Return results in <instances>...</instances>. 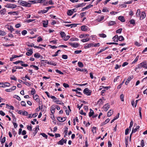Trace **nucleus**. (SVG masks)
<instances>
[{"label":"nucleus","instance_id":"37","mask_svg":"<svg viewBox=\"0 0 147 147\" xmlns=\"http://www.w3.org/2000/svg\"><path fill=\"white\" fill-rule=\"evenodd\" d=\"M72 90L73 91L76 92V94L78 95H82V93L78 91L77 90L73 89Z\"/></svg>","mask_w":147,"mask_h":147},{"label":"nucleus","instance_id":"45","mask_svg":"<svg viewBox=\"0 0 147 147\" xmlns=\"http://www.w3.org/2000/svg\"><path fill=\"white\" fill-rule=\"evenodd\" d=\"M133 78V76H130L128 78L127 81L129 82Z\"/></svg>","mask_w":147,"mask_h":147},{"label":"nucleus","instance_id":"17","mask_svg":"<svg viewBox=\"0 0 147 147\" xmlns=\"http://www.w3.org/2000/svg\"><path fill=\"white\" fill-rule=\"evenodd\" d=\"M115 24V22L113 21H109L108 22V24L109 26H113Z\"/></svg>","mask_w":147,"mask_h":147},{"label":"nucleus","instance_id":"56","mask_svg":"<svg viewBox=\"0 0 147 147\" xmlns=\"http://www.w3.org/2000/svg\"><path fill=\"white\" fill-rule=\"evenodd\" d=\"M104 16H102L100 19L98 18V22H100L104 18Z\"/></svg>","mask_w":147,"mask_h":147},{"label":"nucleus","instance_id":"43","mask_svg":"<svg viewBox=\"0 0 147 147\" xmlns=\"http://www.w3.org/2000/svg\"><path fill=\"white\" fill-rule=\"evenodd\" d=\"M129 22L131 24H133L134 25L135 24V21L134 19H131L129 21Z\"/></svg>","mask_w":147,"mask_h":147},{"label":"nucleus","instance_id":"12","mask_svg":"<svg viewBox=\"0 0 147 147\" xmlns=\"http://www.w3.org/2000/svg\"><path fill=\"white\" fill-rule=\"evenodd\" d=\"M43 26L44 27H47L48 24V22L47 20L43 21L42 22Z\"/></svg>","mask_w":147,"mask_h":147},{"label":"nucleus","instance_id":"29","mask_svg":"<svg viewBox=\"0 0 147 147\" xmlns=\"http://www.w3.org/2000/svg\"><path fill=\"white\" fill-rule=\"evenodd\" d=\"M85 5V4L83 3H82L79 4L78 5H76L75 6L76 8H78L84 6Z\"/></svg>","mask_w":147,"mask_h":147},{"label":"nucleus","instance_id":"33","mask_svg":"<svg viewBox=\"0 0 147 147\" xmlns=\"http://www.w3.org/2000/svg\"><path fill=\"white\" fill-rule=\"evenodd\" d=\"M90 40V38H86V39H84L81 40V41L82 42H88Z\"/></svg>","mask_w":147,"mask_h":147},{"label":"nucleus","instance_id":"22","mask_svg":"<svg viewBox=\"0 0 147 147\" xmlns=\"http://www.w3.org/2000/svg\"><path fill=\"white\" fill-rule=\"evenodd\" d=\"M34 56L36 58H38L41 57L42 56L39 53H36L34 54Z\"/></svg>","mask_w":147,"mask_h":147},{"label":"nucleus","instance_id":"30","mask_svg":"<svg viewBox=\"0 0 147 147\" xmlns=\"http://www.w3.org/2000/svg\"><path fill=\"white\" fill-rule=\"evenodd\" d=\"M8 29L11 31V32L12 33L14 30L12 26H10L7 28Z\"/></svg>","mask_w":147,"mask_h":147},{"label":"nucleus","instance_id":"18","mask_svg":"<svg viewBox=\"0 0 147 147\" xmlns=\"http://www.w3.org/2000/svg\"><path fill=\"white\" fill-rule=\"evenodd\" d=\"M47 64L49 65L56 66L57 65V63L53 61H48L47 62Z\"/></svg>","mask_w":147,"mask_h":147},{"label":"nucleus","instance_id":"16","mask_svg":"<svg viewBox=\"0 0 147 147\" xmlns=\"http://www.w3.org/2000/svg\"><path fill=\"white\" fill-rule=\"evenodd\" d=\"M118 19L121 22H124L125 21V18L123 16H119Z\"/></svg>","mask_w":147,"mask_h":147},{"label":"nucleus","instance_id":"6","mask_svg":"<svg viewBox=\"0 0 147 147\" xmlns=\"http://www.w3.org/2000/svg\"><path fill=\"white\" fill-rule=\"evenodd\" d=\"M110 107V105L108 103L105 104L103 107V109L104 111H107Z\"/></svg>","mask_w":147,"mask_h":147},{"label":"nucleus","instance_id":"9","mask_svg":"<svg viewBox=\"0 0 147 147\" xmlns=\"http://www.w3.org/2000/svg\"><path fill=\"white\" fill-rule=\"evenodd\" d=\"M69 44L72 47L74 48L78 47L79 46V44L77 43H71L70 42Z\"/></svg>","mask_w":147,"mask_h":147},{"label":"nucleus","instance_id":"53","mask_svg":"<svg viewBox=\"0 0 147 147\" xmlns=\"http://www.w3.org/2000/svg\"><path fill=\"white\" fill-rule=\"evenodd\" d=\"M122 29V28H120L117 30L116 32L117 33H121V32Z\"/></svg>","mask_w":147,"mask_h":147},{"label":"nucleus","instance_id":"32","mask_svg":"<svg viewBox=\"0 0 147 147\" xmlns=\"http://www.w3.org/2000/svg\"><path fill=\"white\" fill-rule=\"evenodd\" d=\"M10 85V84L8 82H5L3 83V88L5 87H9Z\"/></svg>","mask_w":147,"mask_h":147},{"label":"nucleus","instance_id":"59","mask_svg":"<svg viewBox=\"0 0 147 147\" xmlns=\"http://www.w3.org/2000/svg\"><path fill=\"white\" fill-rule=\"evenodd\" d=\"M94 112L93 111H90L89 113V117H91L94 114Z\"/></svg>","mask_w":147,"mask_h":147},{"label":"nucleus","instance_id":"34","mask_svg":"<svg viewBox=\"0 0 147 147\" xmlns=\"http://www.w3.org/2000/svg\"><path fill=\"white\" fill-rule=\"evenodd\" d=\"M125 80H124L119 85H118L117 86V89H119L121 88V87L122 86V85H123V84L124 83V82Z\"/></svg>","mask_w":147,"mask_h":147},{"label":"nucleus","instance_id":"64","mask_svg":"<svg viewBox=\"0 0 147 147\" xmlns=\"http://www.w3.org/2000/svg\"><path fill=\"white\" fill-rule=\"evenodd\" d=\"M10 79L12 80H13L15 81H16V78L14 76H12L10 78Z\"/></svg>","mask_w":147,"mask_h":147},{"label":"nucleus","instance_id":"15","mask_svg":"<svg viewBox=\"0 0 147 147\" xmlns=\"http://www.w3.org/2000/svg\"><path fill=\"white\" fill-rule=\"evenodd\" d=\"M88 27L86 26H82L81 27V29L82 31H87L88 30Z\"/></svg>","mask_w":147,"mask_h":147},{"label":"nucleus","instance_id":"19","mask_svg":"<svg viewBox=\"0 0 147 147\" xmlns=\"http://www.w3.org/2000/svg\"><path fill=\"white\" fill-rule=\"evenodd\" d=\"M10 15H18V12L17 11H10L8 13Z\"/></svg>","mask_w":147,"mask_h":147},{"label":"nucleus","instance_id":"63","mask_svg":"<svg viewBox=\"0 0 147 147\" xmlns=\"http://www.w3.org/2000/svg\"><path fill=\"white\" fill-rule=\"evenodd\" d=\"M21 105L23 106H25L26 105V103L24 101H22L21 102Z\"/></svg>","mask_w":147,"mask_h":147},{"label":"nucleus","instance_id":"27","mask_svg":"<svg viewBox=\"0 0 147 147\" xmlns=\"http://www.w3.org/2000/svg\"><path fill=\"white\" fill-rule=\"evenodd\" d=\"M113 114V111L111 110H110L108 112L107 116L108 117L111 116Z\"/></svg>","mask_w":147,"mask_h":147},{"label":"nucleus","instance_id":"44","mask_svg":"<svg viewBox=\"0 0 147 147\" xmlns=\"http://www.w3.org/2000/svg\"><path fill=\"white\" fill-rule=\"evenodd\" d=\"M142 109L141 107H140L139 109V115L140 117V118L141 119L142 118V113L141 112V111L142 110Z\"/></svg>","mask_w":147,"mask_h":147},{"label":"nucleus","instance_id":"36","mask_svg":"<svg viewBox=\"0 0 147 147\" xmlns=\"http://www.w3.org/2000/svg\"><path fill=\"white\" fill-rule=\"evenodd\" d=\"M6 34L4 31L0 30V35L1 36H5Z\"/></svg>","mask_w":147,"mask_h":147},{"label":"nucleus","instance_id":"55","mask_svg":"<svg viewBox=\"0 0 147 147\" xmlns=\"http://www.w3.org/2000/svg\"><path fill=\"white\" fill-rule=\"evenodd\" d=\"M36 93V91L34 89L32 88V90L31 91V93L33 95L34 94H35Z\"/></svg>","mask_w":147,"mask_h":147},{"label":"nucleus","instance_id":"10","mask_svg":"<svg viewBox=\"0 0 147 147\" xmlns=\"http://www.w3.org/2000/svg\"><path fill=\"white\" fill-rule=\"evenodd\" d=\"M55 100L53 99V101L57 104L62 105L63 106L64 105V103L63 102H62L61 101L59 100Z\"/></svg>","mask_w":147,"mask_h":147},{"label":"nucleus","instance_id":"4","mask_svg":"<svg viewBox=\"0 0 147 147\" xmlns=\"http://www.w3.org/2000/svg\"><path fill=\"white\" fill-rule=\"evenodd\" d=\"M67 141V140L66 139L64 140L63 138L57 142V144L59 145H63L64 143L66 144Z\"/></svg>","mask_w":147,"mask_h":147},{"label":"nucleus","instance_id":"47","mask_svg":"<svg viewBox=\"0 0 147 147\" xmlns=\"http://www.w3.org/2000/svg\"><path fill=\"white\" fill-rule=\"evenodd\" d=\"M99 36L102 38H105L107 37L106 35L104 34H99Z\"/></svg>","mask_w":147,"mask_h":147},{"label":"nucleus","instance_id":"40","mask_svg":"<svg viewBox=\"0 0 147 147\" xmlns=\"http://www.w3.org/2000/svg\"><path fill=\"white\" fill-rule=\"evenodd\" d=\"M70 38V36L67 35L65 37L63 38V39L64 40L67 41L68 40L69 38Z\"/></svg>","mask_w":147,"mask_h":147},{"label":"nucleus","instance_id":"8","mask_svg":"<svg viewBox=\"0 0 147 147\" xmlns=\"http://www.w3.org/2000/svg\"><path fill=\"white\" fill-rule=\"evenodd\" d=\"M45 93L47 95L48 97L50 98H51L54 99V100H57L58 99H57L54 96H50L49 94V92H48L45 91Z\"/></svg>","mask_w":147,"mask_h":147},{"label":"nucleus","instance_id":"51","mask_svg":"<svg viewBox=\"0 0 147 147\" xmlns=\"http://www.w3.org/2000/svg\"><path fill=\"white\" fill-rule=\"evenodd\" d=\"M140 11L139 9H138L137 10V11L136 13V15L137 16L139 17L140 16Z\"/></svg>","mask_w":147,"mask_h":147},{"label":"nucleus","instance_id":"61","mask_svg":"<svg viewBox=\"0 0 147 147\" xmlns=\"http://www.w3.org/2000/svg\"><path fill=\"white\" fill-rule=\"evenodd\" d=\"M42 39L40 36H39L37 38V41L38 42H40L42 41Z\"/></svg>","mask_w":147,"mask_h":147},{"label":"nucleus","instance_id":"57","mask_svg":"<svg viewBox=\"0 0 147 147\" xmlns=\"http://www.w3.org/2000/svg\"><path fill=\"white\" fill-rule=\"evenodd\" d=\"M5 141V137H4L2 139L1 141V144H3Z\"/></svg>","mask_w":147,"mask_h":147},{"label":"nucleus","instance_id":"23","mask_svg":"<svg viewBox=\"0 0 147 147\" xmlns=\"http://www.w3.org/2000/svg\"><path fill=\"white\" fill-rule=\"evenodd\" d=\"M30 2H27L26 1L25 2H24L25 4H24V6L26 7H30L31 6V3H30Z\"/></svg>","mask_w":147,"mask_h":147},{"label":"nucleus","instance_id":"54","mask_svg":"<svg viewBox=\"0 0 147 147\" xmlns=\"http://www.w3.org/2000/svg\"><path fill=\"white\" fill-rule=\"evenodd\" d=\"M27 33V32L26 30H24L22 32V34L23 35H25Z\"/></svg>","mask_w":147,"mask_h":147},{"label":"nucleus","instance_id":"39","mask_svg":"<svg viewBox=\"0 0 147 147\" xmlns=\"http://www.w3.org/2000/svg\"><path fill=\"white\" fill-rule=\"evenodd\" d=\"M35 19H28V20H25V22H27V23H30V22H32L34 20H35Z\"/></svg>","mask_w":147,"mask_h":147},{"label":"nucleus","instance_id":"3","mask_svg":"<svg viewBox=\"0 0 147 147\" xmlns=\"http://www.w3.org/2000/svg\"><path fill=\"white\" fill-rule=\"evenodd\" d=\"M5 7L8 8L13 9L16 8L17 7V5L14 4H8L5 5Z\"/></svg>","mask_w":147,"mask_h":147},{"label":"nucleus","instance_id":"60","mask_svg":"<svg viewBox=\"0 0 147 147\" xmlns=\"http://www.w3.org/2000/svg\"><path fill=\"white\" fill-rule=\"evenodd\" d=\"M120 99L121 100V101H124V95L123 94H121L120 95Z\"/></svg>","mask_w":147,"mask_h":147},{"label":"nucleus","instance_id":"28","mask_svg":"<svg viewBox=\"0 0 147 147\" xmlns=\"http://www.w3.org/2000/svg\"><path fill=\"white\" fill-rule=\"evenodd\" d=\"M67 14L68 16H71L73 14V11L72 10L70 9L67 12Z\"/></svg>","mask_w":147,"mask_h":147},{"label":"nucleus","instance_id":"1","mask_svg":"<svg viewBox=\"0 0 147 147\" xmlns=\"http://www.w3.org/2000/svg\"><path fill=\"white\" fill-rule=\"evenodd\" d=\"M146 65L147 62L146 61L142 62L138 65V67L136 68L135 71H136L138 69H141L142 67L146 69Z\"/></svg>","mask_w":147,"mask_h":147},{"label":"nucleus","instance_id":"25","mask_svg":"<svg viewBox=\"0 0 147 147\" xmlns=\"http://www.w3.org/2000/svg\"><path fill=\"white\" fill-rule=\"evenodd\" d=\"M6 12V10L5 8L0 10V13L1 15H4Z\"/></svg>","mask_w":147,"mask_h":147},{"label":"nucleus","instance_id":"13","mask_svg":"<svg viewBox=\"0 0 147 147\" xmlns=\"http://www.w3.org/2000/svg\"><path fill=\"white\" fill-rule=\"evenodd\" d=\"M33 98L36 102H39L40 101V99L38 98V96L37 95H33Z\"/></svg>","mask_w":147,"mask_h":147},{"label":"nucleus","instance_id":"21","mask_svg":"<svg viewBox=\"0 0 147 147\" xmlns=\"http://www.w3.org/2000/svg\"><path fill=\"white\" fill-rule=\"evenodd\" d=\"M139 128L140 126H137L135 129H134V128H133L132 131V133H135Z\"/></svg>","mask_w":147,"mask_h":147},{"label":"nucleus","instance_id":"35","mask_svg":"<svg viewBox=\"0 0 147 147\" xmlns=\"http://www.w3.org/2000/svg\"><path fill=\"white\" fill-rule=\"evenodd\" d=\"M78 66L80 67H82L84 66V65L82 62L79 61L78 62Z\"/></svg>","mask_w":147,"mask_h":147},{"label":"nucleus","instance_id":"11","mask_svg":"<svg viewBox=\"0 0 147 147\" xmlns=\"http://www.w3.org/2000/svg\"><path fill=\"white\" fill-rule=\"evenodd\" d=\"M146 15L145 12L143 11L142 12L141 15L140 16V19L141 20H143L146 17Z\"/></svg>","mask_w":147,"mask_h":147},{"label":"nucleus","instance_id":"62","mask_svg":"<svg viewBox=\"0 0 147 147\" xmlns=\"http://www.w3.org/2000/svg\"><path fill=\"white\" fill-rule=\"evenodd\" d=\"M55 71L57 73H59L60 74H63V73L61 71H60L58 69L55 70Z\"/></svg>","mask_w":147,"mask_h":147},{"label":"nucleus","instance_id":"38","mask_svg":"<svg viewBox=\"0 0 147 147\" xmlns=\"http://www.w3.org/2000/svg\"><path fill=\"white\" fill-rule=\"evenodd\" d=\"M60 34L62 38H63L65 36V33L63 32H61Z\"/></svg>","mask_w":147,"mask_h":147},{"label":"nucleus","instance_id":"2","mask_svg":"<svg viewBox=\"0 0 147 147\" xmlns=\"http://www.w3.org/2000/svg\"><path fill=\"white\" fill-rule=\"evenodd\" d=\"M83 92L84 94H86L87 96H89L90 95L92 92V91L89 89L88 88H86L84 89L83 90Z\"/></svg>","mask_w":147,"mask_h":147},{"label":"nucleus","instance_id":"14","mask_svg":"<svg viewBox=\"0 0 147 147\" xmlns=\"http://www.w3.org/2000/svg\"><path fill=\"white\" fill-rule=\"evenodd\" d=\"M94 44L92 43H90L88 44L87 45H85L84 47L85 49H88L92 47L93 46Z\"/></svg>","mask_w":147,"mask_h":147},{"label":"nucleus","instance_id":"50","mask_svg":"<svg viewBox=\"0 0 147 147\" xmlns=\"http://www.w3.org/2000/svg\"><path fill=\"white\" fill-rule=\"evenodd\" d=\"M103 103V102L102 99H100L97 102V104H99L100 105L102 104Z\"/></svg>","mask_w":147,"mask_h":147},{"label":"nucleus","instance_id":"31","mask_svg":"<svg viewBox=\"0 0 147 147\" xmlns=\"http://www.w3.org/2000/svg\"><path fill=\"white\" fill-rule=\"evenodd\" d=\"M118 40L119 41H122L124 40V38L122 36H120L119 37L118 36Z\"/></svg>","mask_w":147,"mask_h":147},{"label":"nucleus","instance_id":"26","mask_svg":"<svg viewBox=\"0 0 147 147\" xmlns=\"http://www.w3.org/2000/svg\"><path fill=\"white\" fill-rule=\"evenodd\" d=\"M76 69L77 70L82 71V72H86V73H87L88 71L86 69H82L79 68H76Z\"/></svg>","mask_w":147,"mask_h":147},{"label":"nucleus","instance_id":"52","mask_svg":"<svg viewBox=\"0 0 147 147\" xmlns=\"http://www.w3.org/2000/svg\"><path fill=\"white\" fill-rule=\"evenodd\" d=\"M54 7L53 6H49L45 8L46 9V11H47V12L49 10L51 9V8H53Z\"/></svg>","mask_w":147,"mask_h":147},{"label":"nucleus","instance_id":"7","mask_svg":"<svg viewBox=\"0 0 147 147\" xmlns=\"http://www.w3.org/2000/svg\"><path fill=\"white\" fill-rule=\"evenodd\" d=\"M67 117H58L57 118V120L60 122H63L66 120Z\"/></svg>","mask_w":147,"mask_h":147},{"label":"nucleus","instance_id":"42","mask_svg":"<svg viewBox=\"0 0 147 147\" xmlns=\"http://www.w3.org/2000/svg\"><path fill=\"white\" fill-rule=\"evenodd\" d=\"M61 50H58L57 52H56L55 54L52 55V56L53 57H55L57 56L58 55V53L59 52L61 51Z\"/></svg>","mask_w":147,"mask_h":147},{"label":"nucleus","instance_id":"46","mask_svg":"<svg viewBox=\"0 0 147 147\" xmlns=\"http://www.w3.org/2000/svg\"><path fill=\"white\" fill-rule=\"evenodd\" d=\"M70 40L71 41H78L79 40V39L78 38H71L70 39Z\"/></svg>","mask_w":147,"mask_h":147},{"label":"nucleus","instance_id":"41","mask_svg":"<svg viewBox=\"0 0 147 147\" xmlns=\"http://www.w3.org/2000/svg\"><path fill=\"white\" fill-rule=\"evenodd\" d=\"M46 12H47V11H46L45 9H43V10L39 11L38 12V13H46Z\"/></svg>","mask_w":147,"mask_h":147},{"label":"nucleus","instance_id":"58","mask_svg":"<svg viewBox=\"0 0 147 147\" xmlns=\"http://www.w3.org/2000/svg\"><path fill=\"white\" fill-rule=\"evenodd\" d=\"M26 2L25 1H21V2L20 3V5H21V6H24V4L25 3H24V2Z\"/></svg>","mask_w":147,"mask_h":147},{"label":"nucleus","instance_id":"24","mask_svg":"<svg viewBox=\"0 0 147 147\" xmlns=\"http://www.w3.org/2000/svg\"><path fill=\"white\" fill-rule=\"evenodd\" d=\"M55 108L54 107H53V106H52L51 107V108H50V111H51V113L53 114L55 112Z\"/></svg>","mask_w":147,"mask_h":147},{"label":"nucleus","instance_id":"5","mask_svg":"<svg viewBox=\"0 0 147 147\" xmlns=\"http://www.w3.org/2000/svg\"><path fill=\"white\" fill-rule=\"evenodd\" d=\"M26 50L28 51L26 53V54L27 56H30L32 55L33 53V50L32 49H29V48H28L26 49Z\"/></svg>","mask_w":147,"mask_h":147},{"label":"nucleus","instance_id":"49","mask_svg":"<svg viewBox=\"0 0 147 147\" xmlns=\"http://www.w3.org/2000/svg\"><path fill=\"white\" fill-rule=\"evenodd\" d=\"M139 57V56H137L135 59L134 61L132 62V64H134L137 61Z\"/></svg>","mask_w":147,"mask_h":147},{"label":"nucleus","instance_id":"48","mask_svg":"<svg viewBox=\"0 0 147 147\" xmlns=\"http://www.w3.org/2000/svg\"><path fill=\"white\" fill-rule=\"evenodd\" d=\"M40 134L43 137L45 138L46 139H47L48 136L44 133H41Z\"/></svg>","mask_w":147,"mask_h":147},{"label":"nucleus","instance_id":"20","mask_svg":"<svg viewBox=\"0 0 147 147\" xmlns=\"http://www.w3.org/2000/svg\"><path fill=\"white\" fill-rule=\"evenodd\" d=\"M118 36L116 35L114 36L112 38L113 41L114 42H117L118 41Z\"/></svg>","mask_w":147,"mask_h":147}]
</instances>
